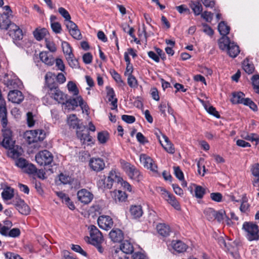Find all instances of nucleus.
Listing matches in <instances>:
<instances>
[{"instance_id":"31","label":"nucleus","mask_w":259,"mask_h":259,"mask_svg":"<svg viewBox=\"0 0 259 259\" xmlns=\"http://www.w3.org/2000/svg\"><path fill=\"white\" fill-rule=\"evenodd\" d=\"M117 182L120 184L124 190L132 193H134L132 186L127 181L123 180L119 172L118 173Z\"/></svg>"},{"instance_id":"8","label":"nucleus","mask_w":259,"mask_h":259,"mask_svg":"<svg viewBox=\"0 0 259 259\" xmlns=\"http://www.w3.org/2000/svg\"><path fill=\"white\" fill-rule=\"evenodd\" d=\"M78 200L83 204H88L94 198L93 194L85 189H82L77 193Z\"/></svg>"},{"instance_id":"20","label":"nucleus","mask_w":259,"mask_h":259,"mask_svg":"<svg viewBox=\"0 0 259 259\" xmlns=\"http://www.w3.org/2000/svg\"><path fill=\"white\" fill-rule=\"evenodd\" d=\"M55 74L51 72H47L45 75L46 85L48 88L49 90L58 87L55 81Z\"/></svg>"},{"instance_id":"9","label":"nucleus","mask_w":259,"mask_h":259,"mask_svg":"<svg viewBox=\"0 0 259 259\" xmlns=\"http://www.w3.org/2000/svg\"><path fill=\"white\" fill-rule=\"evenodd\" d=\"M27 135L29 143H36L42 141L46 137V133L42 130L31 131L27 133Z\"/></svg>"},{"instance_id":"12","label":"nucleus","mask_w":259,"mask_h":259,"mask_svg":"<svg viewBox=\"0 0 259 259\" xmlns=\"http://www.w3.org/2000/svg\"><path fill=\"white\" fill-rule=\"evenodd\" d=\"M8 34L14 40H20L23 38L22 30L18 26L12 23L8 29Z\"/></svg>"},{"instance_id":"63","label":"nucleus","mask_w":259,"mask_h":259,"mask_svg":"<svg viewBox=\"0 0 259 259\" xmlns=\"http://www.w3.org/2000/svg\"><path fill=\"white\" fill-rule=\"evenodd\" d=\"M71 249L76 252H78L79 253H80L81 255H83V256H86L87 254L86 253V252H85L82 248L81 247L78 245H74V244H72L71 245Z\"/></svg>"},{"instance_id":"32","label":"nucleus","mask_w":259,"mask_h":259,"mask_svg":"<svg viewBox=\"0 0 259 259\" xmlns=\"http://www.w3.org/2000/svg\"><path fill=\"white\" fill-rule=\"evenodd\" d=\"M245 95L242 92L234 93L231 101L233 104H243L245 102Z\"/></svg>"},{"instance_id":"22","label":"nucleus","mask_w":259,"mask_h":259,"mask_svg":"<svg viewBox=\"0 0 259 259\" xmlns=\"http://www.w3.org/2000/svg\"><path fill=\"white\" fill-rule=\"evenodd\" d=\"M9 16L5 13L0 14V29L7 30L12 24Z\"/></svg>"},{"instance_id":"29","label":"nucleus","mask_w":259,"mask_h":259,"mask_svg":"<svg viewBox=\"0 0 259 259\" xmlns=\"http://www.w3.org/2000/svg\"><path fill=\"white\" fill-rule=\"evenodd\" d=\"M156 229L158 233L162 236H167L170 232L169 226L165 224L161 223L158 224Z\"/></svg>"},{"instance_id":"39","label":"nucleus","mask_w":259,"mask_h":259,"mask_svg":"<svg viewBox=\"0 0 259 259\" xmlns=\"http://www.w3.org/2000/svg\"><path fill=\"white\" fill-rule=\"evenodd\" d=\"M67 87L69 92L73 95L77 96L79 94L78 89L73 81H69L67 83Z\"/></svg>"},{"instance_id":"26","label":"nucleus","mask_w":259,"mask_h":259,"mask_svg":"<svg viewBox=\"0 0 259 259\" xmlns=\"http://www.w3.org/2000/svg\"><path fill=\"white\" fill-rule=\"evenodd\" d=\"M162 136L165 142V144L164 145L162 143L161 140L159 139V142L162 146L169 153H174L175 150L174 145L169 141L168 138L165 135H162Z\"/></svg>"},{"instance_id":"54","label":"nucleus","mask_w":259,"mask_h":259,"mask_svg":"<svg viewBox=\"0 0 259 259\" xmlns=\"http://www.w3.org/2000/svg\"><path fill=\"white\" fill-rule=\"evenodd\" d=\"M174 174L176 177L180 181L184 180V174L179 166H174Z\"/></svg>"},{"instance_id":"52","label":"nucleus","mask_w":259,"mask_h":259,"mask_svg":"<svg viewBox=\"0 0 259 259\" xmlns=\"http://www.w3.org/2000/svg\"><path fill=\"white\" fill-rule=\"evenodd\" d=\"M252 81L255 92L259 94V75H253L252 77Z\"/></svg>"},{"instance_id":"56","label":"nucleus","mask_w":259,"mask_h":259,"mask_svg":"<svg viewBox=\"0 0 259 259\" xmlns=\"http://www.w3.org/2000/svg\"><path fill=\"white\" fill-rule=\"evenodd\" d=\"M59 181L60 183L67 184L70 182L71 178L68 176L61 174L59 176Z\"/></svg>"},{"instance_id":"51","label":"nucleus","mask_w":259,"mask_h":259,"mask_svg":"<svg viewBox=\"0 0 259 259\" xmlns=\"http://www.w3.org/2000/svg\"><path fill=\"white\" fill-rule=\"evenodd\" d=\"M127 83L131 88H136L138 85L136 78L133 75H132V74L128 75Z\"/></svg>"},{"instance_id":"60","label":"nucleus","mask_w":259,"mask_h":259,"mask_svg":"<svg viewBox=\"0 0 259 259\" xmlns=\"http://www.w3.org/2000/svg\"><path fill=\"white\" fill-rule=\"evenodd\" d=\"M251 171L253 176L259 178V163H255L251 166Z\"/></svg>"},{"instance_id":"21","label":"nucleus","mask_w":259,"mask_h":259,"mask_svg":"<svg viewBox=\"0 0 259 259\" xmlns=\"http://www.w3.org/2000/svg\"><path fill=\"white\" fill-rule=\"evenodd\" d=\"M39 58L43 63L48 66H52L55 62V59L53 56L47 52L40 53Z\"/></svg>"},{"instance_id":"59","label":"nucleus","mask_w":259,"mask_h":259,"mask_svg":"<svg viewBox=\"0 0 259 259\" xmlns=\"http://www.w3.org/2000/svg\"><path fill=\"white\" fill-rule=\"evenodd\" d=\"M213 15L211 12L205 11L201 14V16L206 21L210 22L212 19Z\"/></svg>"},{"instance_id":"13","label":"nucleus","mask_w":259,"mask_h":259,"mask_svg":"<svg viewBox=\"0 0 259 259\" xmlns=\"http://www.w3.org/2000/svg\"><path fill=\"white\" fill-rule=\"evenodd\" d=\"M98 224L100 228L108 230L112 227L113 222L110 216L101 215L98 218Z\"/></svg>"},{"instance_id":"41","label":"nucleus","mask_w":259,"mask_h":259,"mask_svg":"<svg viewBox=\"0 0 259 259\" xmlns=\"http://www.w3.org/2000/svg\"><path fill=\"white\" fill-rule=\"evenodd\" d=\"M18 211L24 215H27L29 213L30 208L29 206L24 201L21 204V205H19L16 208Z\"/></svg>"},{"instance_id":"55","label":"nucleus","mask_w":259,"mask_h":259,"mask_svg":"<svg viewBox=\"0 0 259 259\" xmlns=\"http://www.w3.org/2000/svg\"><path fill=\"white\" fill-rule=\"evenodd\" d=\"M20 235V230L18 228H13L11 230H9V233L7 235V236L16 238L18 237Z\"/></svg>"},{"instance_id":"28","label":"nucleus","mask_w":259,"mask_h":259,"mask_svg":"<svg viewBox=\"0 0 259 259\" xmlns=\"http://www.w3.org/2000/svg\"><path fill=\"white\" fill-rule=\"evenodd\" d=\"M232 43L227 36H222L218 40L219 48L223 51H227Z\"/></svg>"},{"instance_id":"57","label":"nucleus","mask_w":259,"mask_h":259,"mask_svg":"<svg viewBox=\"0 0 259 259\" xmlns=\"http://www.w3.org/2000/svg\"><path fill=\"white\" fill-rule=\"evenodd\" d=\"M106 89L108 101H110L114 99L115 98L113 89L110 87H106Z\"/></svg>"},{"instance_id":"61","label":"nucleus","mask_w":259,"mask_h":259,"mask_svg":"<svg viewBox=\"0 0 259 259\" xmlns=\"http://www.w3.org/2000/svg\"><path fill=\"white\" fill-rule=\"evenodd\" d=\"M245 102H244V105L248 106L253 111H256L257 110V106L250 99L246 98Z\"/></svg>"},{"instance_id":"5","label":"nucleus","mask_w":259,"mask_h":259,"mask_svg":"<svg viewBox=\"0 0 259 259\" xmlns=\"http://www.w3.org/2000/svg\"><path fill=\"white\" fill-rule=\"evenodd\" d=\"M90 231V243L92 244H98V243H102L103 241V238L101 232L98 229V228L94 226L91 225L89 227Z\"/></svg>"},{"instance_id":"53","label":"nucleus","mask_w":259,"mask_h":259,"mask_svg":"<svg viewBox=\"0 0 259 259\" xmlns=\"http://www.w3.org/2000/svg\"><path fill=\"white\" fill-rule=\"evenodd\" d=\"M243 69L246 73L251 74L253 72L254 68L253 65L249 64L248 61H244L243 63Z\"/></svg>"},{"instance_id":"17","label":"nucleus","mask_w":259,"mask_h":259,"mask_svg":"<svg viewBox=\"0 0 259 259\" xmlns=\"http://www.w3.org/2000/svg\"><path fill=\"white\" fill-rule=\"evenodd\" d=\"M8 97L10 101L16 104L20 103L24 99L22 92L17 90L10 91Z\"/></svg>"},{"instance_id":"43","label":"nucleus","mask_w":259,"mask_h":259,"mask_svg":"<svg viewBox=\"0 0 259 259\" xmlns=\"http://www.w3.org/2000/svg\"><path fill=\"white\" fill-rule=\"evenodd\" d=\"M219 242L221 246H224L225 247H226L230 252H232L233 251H235L236 247L234 245H236V244L234 242H232L233 244L232 245H231L230 243L228 242V245H229V246H228L227 243L223 238H219Z\"/></svg>"},{"instance_id":"24","label":"nucleus","mask_w":259,"mask_h":259,"mask_svg":"<svg viewBox=\"0 0 259 259\" xmlns=\"http://www.w3.org/2000/svg\"><path fill=\"white\" fill-rule=\"evenodd\" d=\"M171 246L175 251L179 253L185 251L187 248V245L180 240H173Z\"/></svg>"},{"instance_id":"14","label":"nucleus","mask_w":259,"mask_h":259,"mask_svg":"<svg viewBox=\"0 0 259 259\" xmlns=\"http://www.w3.org/2000/svg\"><path fill=\"white\" fill-rule=\"evenodd\" d=\"M65 102L66 104H69L74 107L79 106L83 111L85 110V111H88L89 109L88 106L86 103L84 102L82 98L80 96L69 99L68 100H66Z\"/></svg>"},{"instance_id":"2","label":"nucleus","mask_w":259,"mask_h":259,"mask_svg":"<svg viewBox=\"0 0 259 259\" xmlns=\"http://www.w3.org/2000/svg\"><path fill=\"white\" fill-rule=\"evenodd\" d=\"M120 164L122 169L131 179L138 182L142 180V175L135 166L123 160H120Z\"/></svg>"},{"instance_id":"44","label":"nucleus","mask_w":259,"mask_h":259,"mask_svg":"<svg viewBox=\"0 0 259 259\" xmlns=\"http://www.w3.org/2000/svg\"><path fill=\"white\" fill-rule=\"evenodd\" d=\"M195 15H199L202 11V7L199 3H193L190 5Z\"/></svg>"},{"instance_id":"62","label":"nucleus","mask_w":259,"mask_h":259,"mask_svg":"<svg viewBox=\"0 0 259 259\" xmlns=\"http://www.w3.org/2000/svg\"><path fill=\"white\" fill-rule=\"evenodd\" d=\"M56 66L58 68V69L61 71H64L65 67V65L62 59L57 58L55 60Z\"/></svg>"},{"instance_id":"16","label":"nucleus","mask_w":259,"mask_h":259,"mask_svg":"<svg viewBox=\"0 0 259 259\" xmlns=\"http://www.w3.org/2000/svg\"><path fill=\"white\" fill-rule=\"evenodd\" d=\"M66 26L68 29L70 35L75 39H80L81 34L77 26L72 21L66 22Z\"/></svg>"},{"instance_id":"36","label":"nucleus","mask_w":259,"mask_h":259,"mask_svg":"<svg viewBox=\"0 0 259 259\" xmlns=\"http://www.w3.org/2000/svg\"><path fill=\"white\" fill-rule=\"evenodd\" d=\"M33 33L35 39L39 41L45 38L48 34V31L46 28H36Z\"/></svg>"},{"instance_id":"58","label":"nucleus","mask_w":259,"mask_h":259,"mask_svg":"<svg viewBox=\"0 0 259 259\" xmlns=\"http://www.w3.org/2000/svg\"><path fill=\"white\" fill-rule=\"evenodd\" d=\"M226 217L225 212L224 210H220L218 212L216 211V215L215 216V220L219 222H224Z\"/></svg>"},{"instance_id":"25","label":"nucleus","mask_w":259,"mask_h":259,"mask_svg":"<svg viewBox=\"0 0 259 259\" xmlns=\"http://www.w3.org/2000/svg\"><path fill=\"white\" fill-rule=\"evenodd\" d=\"M111 194L112 198H113L116 202L125 201L127 197L126 193L121 190H114L113 191L111 192Z\"/></svg>"},{"instance_id":"33","label":"nucleus","mask_w":259,"mask_h":259,"mask_svg":"<svg viewBox=\"0 0 259 259\" xmlns=\"http://www.w3.org/2000/svg\"><path fill=\"white\" fill-rule=\"evenodd\" d=\"M120 250L125 254L132 253L134 251V247L131 242L128 241H123L120 246Z\"/></svg>"},{"instance_id":"7","label":"nucleus","mask_w":259,"mask_h":259,"mask_svg":"<svg viewBox=\"0 0 259 259\" xmlns=\"http://www.w3.org/2000/svg\"><path fill=\"white\" fill-rule=\"evenodd\" d=\"M48 93L50 96L60 104H64L67 100V95L62 92L58 87L49 90Z\"/></svg>"},{"instance_id":"35","label":"nucleus","mask_w":259,"mask_h":259,"mask_svg":"<svg viewBox=\"0 0 259 259\" xmlns=\"http://www.w3.org/2000/svg\"><path fill=\"white\" fill-rule=\"evenodd\" d=\"M130 213L135 218L141 217L143 214V210L141 205H132L130 208Z\"/></svg>"},{"instance_id":"10","label":"nucleus","mask_w":259,"mask_h":259,"mask_svg":"<svg viewBox=\"0 0 259 259\" xmlns=\"http://www.w3.org/2000/svg\"><path fill=\"white\" fill-rule=\"evenodd\" d=\"M160 194L162 197L167 201L175 209L180 210L181 209L180 205L176 199V197L168 193L165 189L162 188H159Z\"/></svg>"},{"instance_id":"42","label":"nucleus","mask_w":259,"mask_h":259,"mask_svg":"<svg viewBox=\"0 0 259 259\" xmlns=\"http://www.w3.org/2000/svg\"><path fill=\"white\" fill-rule=\"evenodd\" d=\"M194 188L195 196L197 198H202L205 193V189L201 186L193 185Z\"/></svg>"},{"instance_id":"38","label":"nucleus","mask_w":259,"mask_h":259,"mask_svg":"<svg viewBox=\"0 0 259 259\" xmlns=\"http://www.w3.org/2000/svg\"><path fill=\"white\" fill-rule=\"evenodd\" d=\"M218 30L222 36H227L229 33L230 27L225 22L222 21L219 24Z\"/></svg>"},{"instance_id":"23","label":"nucleus","mask_w":259,"mask_h":259,"mask_svg":"<svg viewBox=\"0 0 259 259\" xmlns=\"http://www.w3.org/2000/svg\"><path fill=\"white\" fill-rule=\"evenodd\" d=\"M109 237L114 242H119L123 239V234L120 229H112L110 233Z\"/></svg>"},{"instance_id":"45","label":"nucleus","mask_w":259,"mask_h":259,"mask_svg":"<svg viewBox=\"0 0 259 259\" xmlns=\"http://www.w3.org/2000/svg\"><path fill=\"white\" fill-rule=\"evenodd\" d=\"M97 138L100 143L104 144L109 139V134L107 132H99L98 134Z\"/></svg>"},{"instance_id":"46","label":"nucleus","mask_w":259,"mask_h":259,"mask_svg":"<svg viewBox=\"0 0 259 259\" xmlns=\"http://www.w3.org/2000/svg\"><path fill=\"white\" fill-rule=\"evenodd\" d=\"M2 145L4 148L8 149L15 146V141L12 139V138L8 139L7 138H5L3 139Z\"/></svg>"},{"instance_id":"47","label":"nucleus","mask_w":259,"mask_h":259,"mask_svg":"<svg viewBox=\"0 0 259 259\" xmlns=\"http://www.w3.org/2000/svg\"><path fill=\"white\" fill-rule=\"evenodd\" d=\"M58 12L60 15L65 19L66 22L71 21L70 14H69L68 12L64 8H59L58 9Z\"/></svg>"},{"instance_id":"27","label":"nucleus","mask_w":259,"mask_h":259,"mask_svg":"<svg viewBox=\"0 0 259 259\" xmlns=\"http://www.w3.org/2000/svg\"><path fill=\"white\" fill-rule=\"evenodd\" d=\"M76 135L78 138L83 144H86L92 141V137L89 135V133L86 131H77Z\"/></svg>"},{"instance_id":"30","label":"nucleus","mask_w":259,"mask_h":259,"mask_svg":"<svg viewBox=\"0 0 259 259\" xmlns=\"http://www.w3.org/2000/svg\"><path fill=\"white\" fill-rule=\"evenodd\" d=\"M2 197L4 201L11 200L14 197V189L10 187H7L2 192Z\"/></svg>"},{"instance_id":"15","label":"nucleus","mask_w":259,"mask_h":259,"mask_svg":"<svg viewBox=\"0 0 259 259\" xmlns=\"http://www.w3.org/2000/svg\"><path fill=\"white\" fill-rule=\"evenodd\" d=\"M89 166L93 170L98 172L104 168L105 164L102 158H92L90 160Z\"/></svg>"},{"instance_id":"4","label":"nucleus","mask_w":259,"mask_h":259,"mask_svg":"<svg viewBox=\"0 0 259 259\" xmlns=\"http://www.w3.org/2000/svg\"><path fill=\"white\" fill-rule=\"evenodd\" d=\"M54 156L49 151L45 150L39 152L35 155V160L40 165H48L52 163Z\"/></svg>"},{"instance_id":"3","label":"nucleus","mask_w":259,"mask_h":259,"mask_svg":"<svg viewBox=\"0 0 259 259\" xmlns=\"http://www.w3.org/2000/svg\"><path fill=\"white\" fill-rule=\"evenodd\" d=\"M118 172L115 170H111L106 178L104 175L100 176L97 185L102 189H111L114 181L117 182Z\"/></svg>"},{"instance_id":"1","label":"nucleus","mask_w":259,"mask_h":259,"mask_svg":"<svg viewBox=\"0 0 259 259\" xmlns=\"http://www.w3.org/2000/svg\"><path fill=\"white\" fill-rule=\"evenodd\" d=\"M247 239L250 241L259 239V229L257 225L251 222H245L242 225Z\"/></svg>"},{"instance_id":"37","label":"nucleus","mask_w":259,"mask_h":259,"mask_svg":"<svg viewBox=\"0 0 259 259\" xmlns=\"http://www.w3.org/2000/svg\"><path fill=\"white\" fill-rule=\"evenodd\" d=\"M68 124L73 128L79 129L80 128L79 127V120L75 114L70 115L68 117Z\"/></svg>"},{"instance_id":"34","label":"nucleus","mask_w":259,"mask_h":259,"mask_svg":"<svg viewBox=\"0 0 259 259\" xmlns=\"http://www.w3.org/2000/svg\"><path fill=\"white\" fill-rule=\"evenodd\" d=\"M226 51L228 55L232 58L236 57L240 52L239 47L234 42L230 44V47L229 46Z\"/></svg>"},{"instance_id":"49","label":"nucleus","mask_w":259,"mask_h":259,"mask_svg":"<svg viewBox=\"0 0 259 259\" xmlns=\"http://www.w3.org/2000/svg\"><path fill=\"white\" fill-rule=\"evenodd\" d=\"M204 108L206 109V110L210 114L213 115L215 117L217 118L220 117V115L218 113V112L215 110V109L209 105H207L206 104L204 105Z\"/></svg>"},{"instance_id":"19","label":"nucleus","mask_w":259,"mask_h":259,"mask_svg":"<svg viewBox=\"0 0 259 259\" xmlns=\"http://www.w3.org/2000/svg\"><path fill=\"white\" fill-rule=\"evenodd\" d=\"M8 150L7 155L14 159L18 158L23 152V150L21 147L17 145H15Z\"/></svg>"},{"instance_id":"50","label":"nucleus","mask_w":259,"mask_h":259,"mask_svg":"<svg viewBox=\"0 0 259 259\" xmlns=\"http://www.w3.org/2000/svg\"><path fill=\"white\" fill-rule=\"evenodd\" d=\"M241 137L244 139L250 141H259V136L255 134H247L246 135H242Z\"/></svg>"},{"instance_id":"6","label":"nucleus","mask_w":259,"mask_h":259,"mask_svg":"<svg viewBox=\"0 0 259 259\" xmlns=\"http://www.w3.org/2000/svg\"><path fill=\"white\" fill-rule=\"evenodd\" d=\"M62 47L66 58L71 67H75L77 65V61L74 59L73 54H72L71 48L68 42L63 41L62 42Z\"/></svg>"},{"instance_id":"11","label":"nucleus","mask_w":259,"mask_h":259,"mask_svg":"<svg viewBox=\"0 0 259 259\" xmlns=\"http://www.w3.org/2000/svg\"><path fill=\"white\" fill-rule=\"evenodd\" d=\"M141 162L144 166L154 172H157V166L155 162L149 156L146 154H141L140 156Z\"/></svg>"},{"instance_id":"64","label":"nucleus","mask_w":259,"mask_h":259,"mask_svg":"<svg viewBox=\"0 0 259 259\" xmlns=\"http://www.w3.org/2000/svg\"><path fill=\"white\" fill-rule=\"evenodd\" d=\"M5 256L6 259H23L19 255L11 252L5 253Z\"/></svg>"},{"instance_id":"48","label":"nucleus","mask_w":259,"mask_h":259,"mask_svg":"<svg viewBox=\"0 0 259 259\" xmlns=\"http://www.w3.org/2000/svg\"><path fill=\"white\" fill-rule=\"evenodd\" d=\"M27 116V123L29 127H31L34 125L35 120L34 119V116L31 112H28L26 114Z\"/></svg>"},{"instance_id":"18","label":"nucleus","mask_w":259,"mask_h":259,"mask_svg":"<svg viewBox=\"0 0 259 259\" xmlns=\"http://www.w3.org/2000/svg\"><path fill=\"white\" fill-rule=\"evenodd\" d=\"M4 82L10 89L19 88L21 85V82L18 78L15 77L14 78H10L9 75L7 74H6L4 76Z\"/></svg>"},{"instance_id":"40","label":"nucleus","mask_w":259,"mask_h":259,"mask_svg":"<svg viewBox=\"0 0 259 259\" xmlns=\"http://www.w3.org/2000/svg\"><path fill=\"white\" fill-rule=\"evenodd\" d=\"M204 213L206 219L209 221H212L215 220L216 211L211 208H206L204 211Z\"/></svg>"}]
</instances>
